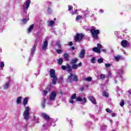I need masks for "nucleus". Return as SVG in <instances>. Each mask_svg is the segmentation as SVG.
<instances>
[{
	"label": "nucleus",
	"mask_w": 131,
	"mask_h": 131,
	"mask_svg": "<svg viewBox=\"0 0 131 131\" xmlns=\"http://www.w3.org/2000/svg\"><path fill=\"white\" fill-rule=\"evenodd\" d=\"M23 117L25 120H28L30 118V107L26 106L25 111L23 113Z\"/></svg>",
	"instance_id": "f257e3e1"
},
{
	"label": "nucleus",
	"mask_w": 131,
	"mask_h": 131,
	"mask_svg": "<svg viewBox=\"0 0 131 131\" xmlns=\"http://www.w3.org/2000/svg\"><path fill=\"white\" fill-rule=\"evenodd\" d=\"M50 77H51L53 78L52 83H53V84H56V83H57V80H58V77H57V76H56L55 70L52 69H50Z\"/></svg>",
	"instance_id": "f03ea898"
},
{
	"label": "nucleus",
	"mask_w": 131,
	"mask_h": 131,
	"mask_svg": "<svg viewBox=\"0 0 131 131\" xmlns=\"http://www.w3.org/2000/svg\"><path fill=\"white\" fill-rule=\"evenodd\" d=\"M72 81H78V77L74 74L69 75L67 79V82H72Z\"/></svg>",
	"instance_id": "7ed1b4c3"
},
{
	"label": "nucleus",
	"mask_w": 131,
	"mask_h": 131,
	"mask_svg": "<svg viewBox=\"0 0 131 131\" xmlns=\"http://www.w3.org/2000/svg\"><path fill=\"white\" fill-rule=\"evenodd\" d=\"M31 1L30 0H27L25 2L24 4L23 5V10L24 14H26V12L28 10V8H29V6H30V4Z\"/></svg>",
	"instance_id": "20e7f679"
},
{
	"label": "nucleus",
	"mask_w": 131,
	"mask_h": 131,
	"mask_svg": "<svg viewBox=\"0 0 131 131\" xmlns=\"http://www.w3.org/2000/svg\"><path fill=\"white\" fill-rule=\"evenodd\" d=\"M91 33L92 34L93 38L98 39V34H99L100 31L99 30H95V29H91L90 30Z\"/></svg>",
	"instance_id": "39448f33"
},
{
	"label": "nucleus",
	"mask_w": 131,
	"mask_h": 131,
	"mask_svg": "<svg viewBox=\"0 0 131 131\" xmlns=\"http://www.w3.org/2000/svg\"><path fill=\"white\" fill-rule=\"evenodd\" d=\"M37 45L36 43H35L34 45V46L32 49H31V56L29 57L28 61H31V58L33 57V55H34V53H35V51H36V47Z\"/></svg>",
	"instance_id": "423d86ee"
},
{
	"label": "nucleus",
	"mask_w": 131,
	"mask_h": 131,
	"mask_svg": "<svg viewBox=\"0 0 131 131\" xmlns=\"http://www.w3.org/2000/svg\"><path fill=\"white\" fill-rule=\"evenodd\" d=\"M84 35L82 34H77L76 36L75 37V40L77 42H80L81 40H82V38H83Z\"/></svg>",
	"instance_id": "0eeeda50"
},
{
	"label": "nucleus",
	"mask_w": 131,
	"mask_h": 131,
	"mask_svg": "<svg viewBox=\"0 0 131 131\" xmlns=\"http://www.w3.org/2000/svg\"><path fill=\"white\" fill-rule=\"evenodd\" d=\"M56 97H57V91L52 92L50 95V97H49L50 101H55Z\"/></svg>",
	"instance_id": "6e6552de"
},
{
	"label": "nucleus",
	"mask_w": 131,
	"mask_h": 131,
	"mask_svg": "<svg viewBox=\"0 0 131 131\" xmlns=\"http://www.w3.org/2000/svg\"><path fill=\"white\" fill-rule=\"evenodd\" d=\"M123 73H124V71H123V68L119 69L117 71V75L119 76L120 79L121 80V81H123V80H124V79L122 78V77H121V75H122Z\"/></svg>",
	"instance_id": "1a4fd4ad"
},
{
	"label": "nucleus",
	"mask_w": 131,
	"mask_h": 131,
	"mask_svg": "<svg viewBox=\"0 0 131 131\" xmlns=\"http://www.w3.org/2000/svg\"><path fill=\"white\" fill-rule=\"evenodd\" d=\"M76 101H77L78 102H81V104L82 105H84V104L86 103V98H85V97H84L83 99H82L81 97H77Z\"/></svg>",
	"instance_id": "9d476101"
},
{
	"label": "nucleus",
	"mask_w": 131,
	"mask_h": 131,
	"mask_svg": "<svg viewBox=\"0 0 131 131\" xmlns=\"http://www.w3.org/2000/svg\"><path fill=\"white\" fill-rule=\"evenodd\" d=\"M48 45H49V42H48V40H45L42 44L41 48L42 51H46V50H48Z\"/></svg>",
	"instance_id": "9b49d317"
},
{
	"label": "nucleus",
	"mask_w": 131,
	"mask_h": 131,
	"mask_svg": "<svg viewBox=\"0 0 131 131\" xmlns=\"http://www.w3.org/2000/svg\"><path fill=\"white\" fill-rule=\"evenodd\" d=\"M81 66H82V63L81 62H80L78 64H76L75 63L73 64L72 68V69L75 70V69H77V68H78V67H81Z\"/></svg>",
	"instance_id": "f8f14e48"
},
{
	"label": "nucleus",
	"mask_w": 131,
	"mask_h": 131,
	"mask_svg": "<svg viewBox=\"0 0 131 131\" xmlns=\"http://www.w3.org/2000/svg\"><path fill=\"white\" fill-rule=\"evenodd\" d=\"M41 116H42V117L44 118V119H45L46 120H51V119L50 118V116H49V115H48L46 113H42L41 114Z\"/></svg>",
	"instance_id": "ddd939ff"
},
{
	"label": "nucleus",
	"mask_w": 131,
	"mask_h": 131,
	"mask_svg": "<svg viewBox=\"0 0 131 131\" xmlns=\"http://www.w3.org/2000/svg\"><path fill=\"white\" fill-rule=\"evenodd\" d=\"M85 55V50L84 49H82L80 53L79 57L80 58H83V57H84Z\"/></svg>",
	"instance_id": "4468645a"
},
{
	"label": "nucleus",
	"mask_w": 131,
	"mask_h": 131,
	"mask_svg": "<svg viewBox=\"0 0 131 131\" xmlns=\"http://www.w3.org/2000/svg\"><path fill=\"white\" fill-rule=\"evenodd\" d=\"M89 100L91 101V102H92V104H94V105H96V99L95 98L92 96H89Z\"/></svg>",
	"instance_id": "2eb2a0df"
},
{
	"label": "nucleus",
	"mask_w": 131,
	"mask_h": 131,
	"mask_svg": "<svg viewBox=\"0 0 131 131\" xmlns=\"http://www.w3.org/2000/svg\"><path fill=\"white\" fill-rule=\"evenodd\" d=\"M121 46L123 48H126L127 47V41L126 40H123L121 41Z\"/></svg>",
	"instance_id": "dca6fc26"
},
{
	"label": "nucleus",
	"mask_w": 131,
	"mask_h": 131,
	"mask_svg": "<svg viewBox=\"0 0 131 131\" xmlns=\"http://www.w3.org/2000/svg\"><path fill=\"white\" fill-rule=\"evenodd\" d=\"M21 102H22V97L19 96L16 99V103L17 104V105H20Z\"/></svg>",
	"instance_id": "f3484780"
},
{
	"label": "nucleus",
	"mask_w": 131,
	"mask_h": 131,
	"mask_svg": "<svg viewBox=\"0 0 131 131\" xmlns=\"http://www.w3.org/2000/svg\"><path fill=\"white\" fill-rule=\"evenodd\" d=\"M64 59L65 61H69V54L66 53L64 54Z\"/></svg>",
	"instance_id": "a211bd4d"
},
{
	"label": "nucleus",
	"mask_w": 131,
	"mask_h": 131,
	"mask_svg": "<svg viewBox=\"0 0 131 131\" xmlns=\"http://www.w3.org/2000/svg\"><path fill=\"white\" fill-rule=\"evenodd\" d=\"M92 51H93V52H95V53H98V54H100V53H101V50L99 49L97 47L93 48Z\"/></svg>",
	"instance_id": "6ab92c4d"
},
{
	"label": "nucleus",
	"mask_w": 131,
	"mask_h": 131,
	"mask_svg": "<svg viewBox=\"0 0 131 131\" xmlns=\"http://www.w3.org/2000/svg\"><path fill=\"white\" fill-rule=\"evenodd\" d=\"M77 62H78V59L75 58L71 60V64H76Z\"/></svg>",
	"instance_id": "aec40b11"
},
{
	"label": "nucleus",
	"mask_w": 131,
	"mask_h": 131,
	"mask_svg": "<svg viewBox=\"0 0 131 131\" xmlns=\"http://www.w3.org/2000/svg\"><path fill=\"white\" fill-rule=\"evenodd\" d=\"M3 86L4 90H8L9 89V86H10V83H6L4 85H3Z\"/></svg>",
	"instance_id": "412c9836"
},
{
	"label": "nucleus",
	"mask_w": 131,
	"mask_h": 131,
	"mask_svg": "<svg viewBox=\"0 0 131 131\" xmlns=\"http://www.w3.org/2000/svg\"><path fill=\"white\" fill-rule=\"evenodd\" d=\"M28 102V99L27 98H25L24 99L23 105L25 107L27 105V103Z\"/></svg>",
	"instance_id": "4be33fe9"
},
{
	"label": "nucleus",
	"mask_w": 131,
	"mask_h": 131,
	"mask_svg": "<svg viewBox=\"0 0 131 131\" xmlns=\"http://www.w3.org/2000/svg\"><path fill=\"white\" fill-rule=\"evenodd\" d=\"M48 26H53V24H55V21L53 20H49L48 21Z\"/></svg>",
	"instance_id": "5701e85b"
},
{
	"label": "nucleus",
	"mask_w": 131,
	"mask_h": 131,
	"mask_svg": "<svg viewBox=\"0 0 131 131\" xmlns=\"http://www.w3.org/2000/svg\"><path fill=\"white\" fill-rule=\"evenodd\" d=\"M34 28V26L33 25H32L30 26V27L28 29V32L29 33Z\"/></svg>",
	"instance_id": "b1692460"
},
{
	"label": "nucleus",
	"mask_w": 131,
	"mask_h": 131,
	"mask_svg": "<svg viewBox=\"0 0 131 131\" xmlns=\"http://www.w3.org/2000/svg\"><path fill=\"white\" fill-rule=\"evenodd\" d=\"M122 57L120 55H118V56L115 57V60H116V61H119V60L122 59Z\"/></svg>",
	"instance_id": "393cba45"
},
{
	"label": "nucleus",
	"mask_w": 131,
	"mask_h": 131,
	"mask_svg": "<svg viewBox=\"0 0 131 131\" xmlns=\"http://www.w3.org/2000/svg\"><path fill=\"white\" fill-rule=\"evenodd\" d=\"M48 91H50V88H47V90H43V96H46V95H47V94H48Z\"/></svg>",
	"instance_id": "a878e982"
},
{
	"label": "nucleus",
	"mask_w": 131,
	"mask_h": 131,
	"mask_svg": "<svg viewBox=\"0 0 131 131\" xmlns=\"http://www.w3.org/2000/svg\"><path fill=\"white\" fill-rule=\"evenodd\" d=\"M97 62L99 64H101L104 62V59L103 58H100L97 60Z\"/></svg>",
	"instance_id": "bb28decb"
},
{
	"label": "nucleus",
	"mask_w": 131,
	"mask_h": 131,
	"mask_svg": "<svg viewBox=\"0 0 131 131\" xmlns=\"http://www.w3.org/2000/svg\"><path fill=\"white\" fill-rule=\"evenodd\" d=\"M103 95L104 97H105L106 98H107V97L109 96V94H108V93H107V92L106 91H103Z\"/></svg>",
	"instance_id": "cd10ccee"
},
{
	"label": "nucleus",
	"mask_w": 131,
	"mask_h": 131,
	"mask_svg": "<svg viewBox=\"0 0 131 131\" xmlns=\"http://www.w3.org/2000/svg\"><path fill=\"white\" fill-rule=\"evenodd\" d=\"M84 80H85V81H92V78L91 77H89L84 78Z\"/></svg>",
	"instance_id": "c85d7f7f"
},
{
	"label": "nucleus",
	"mask_w": 131,
	"mask_h": 131,
	"mask_svg": "<svg viewBox=\"0 0 131 131\" xmlns=\"http://www.w3.org/2000/svg\"><path fill=\"white\" fill-rule=\"evenodd\" d=\"M107 125H103L101 126V129H102V130H106V129H107Z\"/></svg>",
	"instance_id": "c756f323"
},
{
	"label": "nucleus",
	"mask_w": 131,
	"mask_h": 131,
	"mask_svg": "<svg viewBox=\"0 0 131 131\" xmlns=\"http://www.w3.org/2000/svg\"><path fill=\"white\" fill-rule=\"evenodd\" d=\"M58 63L59 65H61L62 63H63V58H59L58 59Z\"/></svg>",
	"instance_id": "7c9ffc66"
},
{
	"label": "nucleus",
	"mask_w": 131,
	"mask_h": 131,
	"mask_svg": "<svg viewBox=\"0 0 131 131\" xmlns=\"http://www.w3.org/2000/svg\"><path fill=\"white\" fill-rule=\"evenodd\" d=\"M80 19H82V16L78 15L76 18V20H77V21H79Z\"/></svg>",
	"instance_id": "2f4dec72"
},
{
	"label": "nucleus",
	"mask_w": 131,
	"mask_h": 131,
	"mask_svg": "<svg viewBox=\"0 0 131 131\" xmlns=\"http://www.w3.org/2000/svg\"><path fill=\"white\" fill-rule=\"evenodd\" d=\"M83 14H84L83 18H86V15H88V14H89V10H86L85 11V12H83Z\"/></svg>",
	"instance_id": "473e14b6"
},
{
	"label": "nucleus",
	"mask_w": 131,
	"mask_h": 131,
	"mask_svg": "<svg viewBox=\"0 0 131 131\" xmlns=\"http://www.w3.org/2000/svg\"><path fill=\"white\" fill-rule=\"evenodd\" d=\"M46 103V99H43V100L41 102V106L42 108H45V103Z\"/></svg>",
	"instance_id": "72a5a7b5"
},
{
	"label": "nucleus",
	"mask_w": 131,
	"mask_h": 131,
	"mask_svg": "<svg viewBox=\"0 0 131 131\" xmlns=\"http://www.w3.org/2000/svg\"><path fill=\"white\" fill-rule=\"evenodd\" d=\"M106 77V75L105 74H101L100 75V78L101 79L104 80Z\"/></svg>",
	"instance_id": "f704fd0d"
},
{
	"label": "nucleus",
	"mask_w": 131,
	"mask_h": 131,
	"mask_svg": "<svg viewBox=\"0 0 131 131\" xmlns=\"http://www.w3.org/2000/svg\"><path fill=\"white\" fill-rule=\"evenodd\" d=\"M76 98V94H73L71 96V99L74 100Z\"/></svg>",
	"instance_id": "c9c22d12"
},
{
	"label": "nucleus",
	"mask_w": 131,
	"mask_h": 131,
	"mask_svg": "<svg viewBox=\"0 0 131 131\" xmlns=\"http://www.w3.org/2000/svg\"><path fill=\"white\" fill-rule=\"evenodd\" d=\"M29 18H24L23 20H22V22L23 23L25 24L26 22H27V21H29Z\"/></svg>",
	"instance_id": "e433bc0d"
},
{
	"label": "nucleus",
	"mask_w": 131,
	"mask_h": 131,
	"mask_svg": "<svg viewBox=\"0 0 131 131\" xmlns=\"http://www.w3.org/2000/svg\"><path fill=\"white\" fill-rule=\"evenodd\" d=\"M51 13H52V9H51V8L48 7L47 8V13L48 14H51Z\"/></svg>",
	"instance_id": "4c0bfd02"
},
{
	"label": "nucleus",
	"mask_w": 131,
	"mask_h": 131,
	"mask_svg": "<svg viewBox=\"0 0 131 131\" xmlns=\"http://www.w3.org/2000/svg\"><path fill=\"white\" fill-rule=\"evenodd\" d=\"M104 66L106 68H109V67H111V66H112V64L110 63H105Z\"/></svg>",
	"instance_id": "58836bf2"
},
{
	"label": "nucleus",
	"mask_w": 131,
	"mask_h": 131,
	"mask_svg": "<svg viewBox=\"0 0 131 131\" xmlns=\"http://www.w3.org/2000/svg\"><path fill=\"white\" fill-rule=\"evenodd\" d=\"M56 52L58 54H62V53H63V51H62L61 49L56 50Z\"/></svg>",
	"instance_id": "ea45409f"
},
{
	"label": "nucleus",
	"mask_w": 131,
	"mask_h": 131,
	"mask_svg": "<svg viewBox=\"0 0 131 131\" xmlns=\"http://www.w3.org/2000/svg\"><path fill=\"white\" fill-rule=\"evenodd\" d=\"M91 62L92 63H96V58L92 57V58L91 59Z\"/></svg>",
	"instance_id": "a19ab883"
},
{
	"label": "nucleus",
	"mask_w": 131,
	"mask_h": 131,
	"mask_svg": "<svg viewBox=\"0 0 131 131\" xmlns=\"http://www.w3.org/2000/svg\"><path fill=\"white\" fill-rule=\"evenodd\" d=\"M102 45L100 44V43H98L97 44V48L99 50H101L102 49Z\"/></svg>",
	"instance_id": "79ce46f5"
},
{
	"label": "nucleus",
	"mask_w": 131,
	"mask_h": 131,
	"mask_svg": "<svg viewBox=\"0 0 131 131\" xmlns=\"http://www.w3.org/2000/svg\"><path fill=\"white\" fill-rule=\"evenodd\" d=\"M0 67H1V68H3V67H5V63L4 62L2 61L0 63Z\"/></svg>",
	"instance_id": "37998d69"
},
{
	"label": "nucleus",
	"mask_w": 131,
	"mask_h": 131,
	"mask_svg": "<svg viewBox=\"0 0 131 131\" xmlns=\"http://www.w3.org/2000/svg\"><path fill=\"white\" fill-rule=\"evenodd\" d=\"M111 75H112V74L111 73V72L108 71V73L107 74V77H111Z\"/></svg>",
	"instance_id": "c03bdc74"
},
{
	"label": "nucleus",
	"mask_w": 131,
	"mask_h": 131,
	"mask_svg": "<svg viewBox=\"0 0 131 131\" xmlns=\"http://www.w3.org/2000/svg\"><path fill=\"white\" fill-rule=\"evenodd\" d=\"M56 46L58 47V48H61V44L60 43V42H56Z\"/></svg>",
	"instance_id": "a18cd8bd"
},
{
	"label": "nucleus",
	"mask_w": 131,
	"mask_h": 131,
	"mask_svg": "<svg viewBox=\"0 0 131 131\" xmlns=\"http://www.w3.org/2000/svg\"><path fill=\"white\" fill-rule=\"evenodd\" d=\"M105 111H106L108 113H111L112 111L109 108H106Z\"/></svg>",
	"instance_id": "49530a36"
},
{
	"label": "nucleus",
	"mask_w": 131,
	"mask_h": 131,
	"mask_svg": "<svg viewBox=\"0 0 131 131\" xmlns=\"http://www.w3.org/2000/svg\"><path fill=\"white\" fill-rule=\"evenodd\" d=\"M120 105L121 107L123 106L124 105V101L122 100L121 102H120Z\"/></svg>",
	"instance_id": "de8ad7c7"
},
{
	"label": "nucleus",
	"mask_w": 131,
	"mask_h": 131,
	"mask_svg": "<svg viewBox=\"0 0 131 131\" xmlns=\"http://www.w3.org/2000/svg\"><path fill=\"white\" fill-rule=\"evenodd\" d=\"M68 71L70 75L73 74H72V69H69Z\"/></svg>",
	"instance_id": "09e8293b"
},
{
	"label": "nucleus",
	"mask_w": 131,
	"mask_h": 131,
	"mask_svg": "<svg viewBox=\"0 0 131 131\" xmlns=\"http://www.w3.org/2000/svg\"><path fill=\"white\" fill-rule=\"evenodd\" d=\"M61 69L63 70H66V69H67V66H62L61 67Z\"/></svg>",
	"instance_id": "8fccbe9b"
},
{
	"label": "nucleus",
	"mask_w": 131,
	"mask_h": 131,
	"mask_svg": "<svg viewBox=\"0 0 131 131\" xmlns=\"http://www.w3.org/2000/svg\"><path fill=\"white\" fill-rule=\"evenodd\" d=\"M68 8H69V11H71L72 9H73V7L70 5L68 6Z\"/></svg>",
	"instance_id": "3c124183"
},
{
	"label": "nucleus",
	"mask_w": 131,
	"mask_h": 131,
	"mask_svg": "<svg viewBox=\"0 0 131 131\" xmlns=\"http://www.w3.org/2000/svg\"><path fill=\"white\" fill-rule=\"evenodd\" d=\"M67 70H69V69H71V67H70V65L69 64L67 65Z\"/></svg>",
	"instance_id": "603ef678"
},
{
	"label": "nucleus",
	"mask_w": 131,
	"mask_h": 131,
	"mask_svg": "<svg viewBox=\"0 0 131 131\" xmlns=\"http://www.w3.org/2000/svg\"><path fill=\"white\" fill-rule=\"evenodd\" d=\"M69 102L70 103H71L72 104H73V103H74V101H73V99H70V100H69Z\"/></svg>",
	"instance_id": "864d4df0"
},
{
	"label": "nucleus",
	"mask_w": 131,
	"mask_h": 131,
	"mask_svg": "<svg viewBox=\"0 0 131 131\" xmlns=\"http://www.w3.org/2000/svg\"><path fill=\"white\" fill-rule=\"evenodd\" d=\"M76 13H77V10H75V11L72 13V14L75 15V14H76Z\"/></svg>",
	"instance_id": "5fc2aeb1"
},
{
	"label": "nucleus",
	"mask_w": 131,
	"mask_h": 131,
	"mask_svg": "<svg viewBox=\"0 0 131 131\" xmlns=\"http://www.w3.org/2000/svg\"><path fill=\"white\" fill-rule=\"evenodd\" d=\"M73 42H72V41H71V42H69L68 46H73Z\"/></svg>",
	"instance_id": "6e6d98bb"
},
{
	"label": "nucleus",
	"mask_w": 131,
	"mask_h": 131,
	"mask_svg": "<svg viewBox=\"0 0 131 131\" xmlns=\"http://www.w3.org/2000/svg\"><path fill=\"white\" fill-rule=\"evenodd\" d=\"M115 83H117V77L115 78Z\"/></svg>",
	"instance_id": "4d7b16f0"
},
{
	"label": "nucleus",
	"mask_w": 131,
	"mask_h": 131,
	"mask_svg": "<svg viewBox=\"0 0 131 131\" xmlns=\"http://www.w3.org/2000/svg\"><path fill=\"white\" fill-rule=\"evenodd\" d=\"M101 51H102V52H103V53H106V49H102Z\"/></svg>",
	"instance_id": "13d9d810"
},
{
	"label": "nucleus",
	"mask_w": 131,
	"mask_h": 131,
	"mask_svg": "<svg viewBox=\"0 0 131 131\" xmlns=\"http://www.w3.org/2000/svg\"><path fill=\"white\" fill-rule=\"evenodd\" d=\"M116 115V114H112V117H115V116Z\"/></svg>",
	"instance_id": "bf43d9fd"
},
{
	"label": "nucleus",
	"mask_w": 131,
	"mask_h": 131,
	"mask_svg": "<svg viewBox=\"0 0 131 131\" xmlns=\"http://www.w3.org/2000/svg\"><path fill=\"white\" fill-rule=\"evenodd\" d=\"M80 90H81V92H83V91H84V88L82 87V88H81Z\"/></svg>",
	"instance_id": "052dcab7"
},
{
	"label": "nucleus",
	"mask_w": 131,
	"mask_h": 131,
	"mask_svg": "<svg viewBox=\"0 0 131 131\" xmlns=\"http://www.w3.org/2000/svg\"><path fill=\"white\" fill-rule=\"evenodd\" d=\"M99 12H100V13H103V10L100 9Z\"/></svg>",
	"instance_id": "680f3d73"
},
{
	"label": "nucleus",
	"mask_w": 131,
	"mask_h": 131,
	"mask_svg": "<svg viewBox=\"0 0 131 131\" xmlns=\"http://www.w3.org/2000/svg\"><path fill=\"white\" fill-rule=\"evenodd\" d=\"M75 49V48L73 46L71 47V50H74Z\"/></svg>",
	"instance_id": "e2e57ef3"
},
{
	"label": "nucleus",
	"mask_w": 131,
	"mask_h": 131,
	"mask_svg": "<svg viewBox=\"0 0 131 131\" xmlns=\"http://www.w3.org/2000/svg\"><path fill=\"white\" fill-rule=\"evenodd\" d=\"M48 126V125H47V124H43V127H47Z\"/></svg>",
	"instance_id": "0e129e2a"
},
{
	"label": "nucleus",
	"mask_w": 131,
	"mask_h": 131,
	"mask_svg": "<svg viewBox=\"0 0 131 131\" xmlns=\"http://www.w3.org/2000/svg\"><path fill=\"white\" fill-rule=\"evenodd\" d=\"M70 122V123H72V120L70 119V120H68Z\"/></svg>",
	"instance_id": "69168bd1"
},
{
	"label": "nucleus",
	"mask_w": 131,
	"mask_h": 131,
	"mask_svg": "<svg viewBox=\"0 0 131 131\" xmlns=\"http://www.w3.org/2000/svg\"><path fill=\"white\" fill-rule=\"evenodd\" d=\"M113 122V121L112 120H110L111 123H112Z\"/></svg>",
	"instance_id": "338daca9"
},
{
	"label": "nucleus",
	"mask_w": 131,
	"mask_h": 131,
	"mask_svg": "<svg viewBox=\"0 0 131 131\" xmlns=\"http://www.w3.org/2000/svg\"><path fill=\"white\" fill-rule=\"evenodd\" d=\"M90 117H92V118H93V117H94V116L91 115V116H90Z\"/></svg>",
	"instance_id": "774afa93"
}]
</instances>
